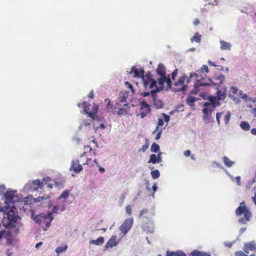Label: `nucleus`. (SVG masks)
<instances>
[{"mask_svg": "<svg viewBox=\"0 0 256 256\" xmlns=\"http://www.w3.org/2000/svg\"><path fill=\"white\" fill-rule=\"evenodd\" d=\"M174 256H186V254L182 250L174 252Z\"/></svg>", "mask_w": 256, "mask_h": 256, "instance_id": "nucleus-41", "label": "nucleus"}, {"mask_svg": "<svg viewBox=\"0 0 256 256\" xmlns=\"http://www.w3.org/2000/svg\"><path fill=\"white\" fill-rule=\"evenodd\" d=\"M208 64L210 66H218L217 65H216L214 62H212L211 60H208Z\"/></svg>", "mask_w": 256, "mask_h": 256, "instance_id": "nucleus-57", "label": "nucleus"}, {"mask_svg": "<svg viewBox=\"0 0 256 256\" xmlns=\"http://www.w3.org/2000/svg\"><path fill=\"white\" fill-rule=\"evenodd\" d=\"M148 139L146 140V143L144 144L142 147L138 150L139 152H145L148 148Z\"/></svg>", "mask_w": 256, "mask_h": 256, "instance_id": "nucleus-39", "label": "nucleus"}, {"mask_svg": "<svg viewBox=\"0 0 256 256\" xmlns=\"http://www.w3.org/2000/svg\"><path fill=\"white\" fill-rule=\"evenodd\" d=\"M222 160L224 164L227 167H231L234 164V162L230 160V159L226 156H224L222 158Z\"/></svg>", "mask_w": 256, "mask_h": 256, "instance_id": "nucleus-26", "label": "nucleus"}, {"mask_svg": "<svg viewBox=\"0 0 256 256\" xmlns=\"http://www.w3.org/2000/svg\"><path fill=\"white\" fill-rule=\"evenodd\" d=\"M251 133L254 135H256V128H253L251 130Z\"/></svg>", "mask_w": 256, "mask_h": 256, "instance_id": "nucleus-63", "label": "nucleus"}, {"mask_svg": "<svg viewBox=\"0 0 256 256\" xmlns=\"http://www.w3.org/2000/svg\"><path fill=\"white\" fill-rule=\"evenodd\" d=\"M201 35L199 34L198 32H196L194 34L192 38H191V42H200L201 40Z\"/></svg>", "mask_w": 256, "mask_h": 256, "instance_id": "nucleus-28", "label": "nucleus"}, {"mask_svg": "<svg viewBox=\"0 0 256 256\" xmlns=\"http://www.w3.org/2000/svg\"><path fill=\"white\" fill-rule=\"evenodd\" d=\"M0 216H3L0 224V240L5 237L6 244L16 248L18 240L16 236L22 226L21 218L13 209H0Z\"/></svg>", "mask_w": 256, "mask_h": 256, "instance_id": "nucleus-1", "label": "nucleus"}, {"mask_svg": "<svg viewBox=\"0 0 256 256\" xmlns=\"http://www.w3.org/2000/svg\"><path fill=\"white\" fill-rule=\"evenodd\" d=\"M256 249V242L254 241L246 242L244 244L243 250L247 254H249L250 251L255 250Z\"/></svg>", "mask_w": 256, "mask_h": 256, "instance_id": "nucleus-15", "label": "nucleus"}, {"mask_svg": "<svg viewBox=\"0 0 256 256\" xmlns=\"http://www.w3.org/2000/svg\"><path fill=\"white\" fill-rule=\"evenodd\" d=\"M236 213L238 216L242 215L244 216V218H240L238 220L242 224H244L248 221L251 216V214L248 209H237Z\"/></svg>", "mask_w": 256, "mask_h": 256, "instance_id": "nucleus-11", "label": "nucleus"}, {"mask_svg": "<svg viewBox=\"0 0 256 256\" xmlns=\"http://www.w3.org/2000/svg\"><path fill=\"white\" fill-rule=\"evenodd\" d=\"M196 101V99L192 96H188L187 98L186 102L190 106H194V103Z\"/></svg>", "mask_w": 256, "mask_h": 256, "instance_id": "nucleus-30", "label": "nucleus"}, {"mask_svg": "<svg viewBox=\"0 0 256 256\" xmlns=\"http://www.w3.org/2000/svg\"><path fill=\"white\" fill-rule=\"evenodd\" d=\"M152 100H153V104L154 106L157 108L159 109L163 106V103L162 102L161 100H157L156 99V93H155L154 96L151 95Z\"/></svg>", "mask_w": 256, "mask_h": 256, "instance_id": "nucleus-20", "label": "nucleus"}, {"mask_svg": "<svg viewBox=\"0 0 256 256\" xmlns=\"http://www.w3.org/2000/svg\"><path fill=\"white\" fill-rule=\"evenodd\" d=\"M120 100L122 102H126V98L124 96H120Z\"/></svg>", "mask_w": 256, "mask_h": 256, "instance_id": "nucleus-56", "label": "nucleus"}, {"mask_svg": "<svg viewBox=\"0 0 256 256\" xmlns=\"http://www.w3.org/2000/svg\"><path fill=\"white\" fill-rule=\"evenodd\" d=\"M84 150H85V152H84L82 154L81 156V158L84 156V155H86L88 152H89L90 154V156H95L96 154L95 150H93L90 146H85L84 147Z\"/></svg>", "mask_w": 256, "mask_h": 256, "instance_id": "nucleus-22", "label": "nucleus"}, {"mask_svg": "<svg viewBox=\"0 0 256 256\" xmlns=\"http://www.w3.org/2000/svg\"><path fill=\"white\" fill-rule=\"evenodd\" d=\"M163 124H164V122H163L162 120V118H158V126L156 128L155 130L152 132V134H155L157 132V130H158L159 126H163Z\"/></svg>", "mask_w": 256, "mask_h": 256, "instance_id": "nucleus-35", "label": "nucleus"}, {"mask_svg": "<svg viewBox=\"0 0 256 256\" xmlns=\"http://www.w3.org/2000/svg\"><path fill=\"white\" fill-rule=\"evenodd\" d=\"M68 248V245L64 244H62L60 246L57 247L55 250L57 256H58L60 254L65 252L67 250Z\"/></svg>", "mask_w": 256, "mask_h": 256, "instance_id": "nucleus-21", "label": "nucleus"}, {"mask_svg": "<svg viewBox=\"0 0 256 256\" xmlns=\"http://www.w3.org/2000/svg\"><path fill=\"white\" fill-rule=\"evenodd\" d=\"M50 181L51 178L48 176L44 178L42 182L39 179L34 180L30 184V186L29 187V189L32 192L36 191L38 188H42L44 184H46L48 182H50Z\"/></svg>", "mask_w": 256, "mask_h": 256, "instance_id": "nucleus-10", "label": "nucleus"}, {"mask_svg": "<svg viewBox=\"0 0 256 256\" xmlns=\"http://www.w3.org/2000/svg\"><path fill=\"white\" fill-rule=\"evenodd\" d=\"M215 97H210V102H205V108L202 110V111L204 114L207 116L208 114H210L212 111H213L216 106H220V102Z\"/></svg>", "mask_w": 256, "mask_h": 256, "instance_id": "nucleus-8", "label": "nucleus"}, {"mask_svg": "<svg viewBox=\"0 0 256 256\" xmlns=\"http://www.w3.org/2000/svg\"><path fill=\"white\" fill-rule=\"evenodd\" d=\"M238 208H246L244 202H240V206Z\"/></svg>", "mask_w": 256, "mask_h": 256, "instance_id": "nucleus-51", "label": "nucleus"}, {"mask_svg": "<svg viewBox=\"0 0 256 256\" xmlns=\"http://www.w3.org/2000/svg\"><path fill=\"white\" fill-rule=\"evenodd\" d=\"M142 78L144 86L146 90H152V88H155L156 82L153 78L152 74L151 73L148 72L146 74L143 76Z\"/></svg>", "mask_w": 256, "mask_h": 256, "instance_id": "nucleus-7", "label": "nucleus"}, {"mask_svg": "<svg viewBox=\"0 0 256 256\" xmlns=\"http://www.w3.org/2000/svg\"><path fill=\"white\" fill-rule=\"evenodd\" d=\"M6 254L7 256H12L13 254V252L12 248H8Z\"/></svg>", "mask_w": 256, "mask_h": 256, "instance_id": "nucleus-47", "label": "nucleus"}, {"mask_svg": "<svg viewBox=\"0 0 256 256\" xmlns=\"http://www.w3.org/2000/svg\"><path fill=\"white\" fill-rule=\"evenodd\" d=\"M223 112H217L216 114V119L218 124H220V118Z\"/></svg>", "mask_w": 256, "mask_h": 256, "instance_id": "nucleus-43", "label": "nucleus"}, {"mask_svg": "<svg viewBox=\"0 0 256 256\" xmlns=\"http://www.w3.org/2000/svg\"><path fill=\"white\" fill-rule=\"evenodd\" d=\"M236 183L238 185H240V176H238L236 178Z\"/></svg>", "mask_w": 256, "mask_h": 256, "instance_id": "nucleus-54", "label": "nucleus"}, {"mask_svg": "<svg viewBox=\"0 0 256 256\" xmlns=\"http://www.w3.org/2000/svg\"><path fill=\"white\" fill-rule=\"evenodd\" d=\"M160 150V146L156 142H154L150 148V150L152 152H157Z\"/></svg>", "mask_w": 256, "mask_h": 256, "instance_id": "nucleus-31", "label": "nucleus"}, {"mask_svg": "<svg viewBox=\"0 0 256 256\" xmlns=\"http://www.w3.org/2000/svg\"><path fill=\"white\" fill-rule=\"evenodd\" d=\"M120 242V239H118L116 236H112L106 244L105 248H108L116 246Z\"/></svg>", "mask_w": 256, "mask_h": 256, "instance_id": "nucleus-16", "label": "nucleus"}, {"mask_svg": "<svg viewBox=\"0 0 256 256\" xmlns=\"http://www.w3.org/2000/svg\"><path fill=\"white\" fill-rule=\"evenodd\" d=\"M147 212V210L146 209H143L140 212V216H142V214H146Z\"/></svg>", "mask_w": 256, "mask_h": 256, "instance_id": "nucleus-62", "label": "nucleus"}, {"mask_svg": "<svg viewBox=\"0 0 256 256\" xmlns=\"http://www.w3.org/2000/svg\"><path fill=\"white\" fill-rule=\"evenodd\" d=\"M200 23V22L198 18H196L193 22L194 24L196 26L198 25Z\"/></svg>", "mask_w": 256, "mask_h": 256, "instance_id": "nucleus-52", "label": "nucleus"}, {"mask_svg": "<svg viewBox=\"0 0 256 256\" xmlns=\"http://www.w3.org/2000/svg\"><path fill=\"white\" fill-rule=\"evenodd\" d=\"M98 167L99 171L101 174H103L105 172V169L104 168L100 166Z\"/></svg>", "mask_w": 256, "mask_h": 256, "instance_id": "nucleus-60", "label": "nucleus"}, {"mask_svg": "<svg viewBox=\"0 0 256 256\" xmlns=\"http://www.w3.org/2000/svg\"><path fill=\"white\" fill-rule=\"evenodd\" d=\"M130 73H134V77H142L144 76V70L142 68L138 69L136 66H133L132 68Z\"/></svg>", "mask_w": 256, "mask_h": 256, "instance_id": "nucleus-18", "label": "nucleus"}, {"mask_svg": "<svg viewBox=\"0 0 256 256\" xmlns=\"http://www.w3.org/2000/svg\"><path fill=\"white\" fill-rule=\"evenodd\" d=\"M157 161H158V160H157V158H156V154H152L150 156V158L148 162V163L150 164V163H152V164H156V163H157Z\"/></svg>", "mask_w": 256, "mask_h": 256, "instance_id": "nucleus-32", "label": "nucleus"}, {"mask_svg": "<svg viewBox=\"0 0 256 256\" xmlns=\"http://www.w3.org/2000/svg\"><path fill=\"white\" fill-rule=\"evenodd\" d=\"M158 75L160 76H166V67L162 64H159L156 70Z\"/></svg>", "mask_w": 256, "mask_h": 256, "instance_id": "nucleus-19", "label": "nucleus"}, {"mask_svg": "<svg viewBox=\"0 0 256 256\" xmlns=\"http://www.w3.org/2000/svg\"><path fill=\"white\" fill-rule=\"evenodd\" d=\"M208 68L206 65H203L202 68L197 70L194 73L190 74V78H194L196 80L194 86V88L192 92L196 94L200 90V88L202 86H220L222 84L224 80V76L220 74L218 76L214 77L212 80H208V82H202V80L206 76V74L208 72Z\"/></svg>", "mask_w": 256, "mask_h": 256, "instance_id": "nucleus-2", "label": "nucleus"}, {"mask_svg": "<svg viewBox=\"0 0 256 256\" xmlns=\"http://www.w3.org/2000/svg\"><path fill=\"white\" fill-rule=\"evenodd\" d=\"M160 154H161V153H159L158 154V156H156L157 160H158L157 163H159L162 162V158L160 156Z\"/></svg>", "mask_w": 256, "mask_h": 256, "instance_id": "nucleus-55", "label": "nucleus"}, {"mask_svg": "<svg viewBox=\"0 0 256 256\" xmlns=\"http://www.w3.org/2000/svg\"><path fill=\"white\" fill-rule=\"evenodd\" d=\"M240 126L243 130L246 131L250 130V126L248 122L245 121H242L240 122Z\"/></svg>", "mask_w": 256, "mask_h": 256, "instance_id": "nucleus-27", "label": "nucleus"}, {"mask_svg": "<svg viewBox=\"0 0 256 256\" xmlns=\"http://www.w3.org/2000/svg\"><path fill=\"white\" fill-rule=\"evenodd\" d=\"M217 98L218 100H223L225 98V94H224V92L218 90L217 92Z\"/></svg>", "mask_w": 256, "mask_h": 256, "instance_id": "nucleus-36", "label": "nucleus"}, {"mask_svg": "<svg viewBox=\"0 0 256 256\" xmlns=\"http://www.w3.org/2000/svg\"><path fill=\"white\" fill-rule=\"evenodd\" d=\"M140 115L142 118H144L151 112L150 106L145 101H142L140 104Z\"/></svg>", "mask_w": 256, "mask_h": 256, "instance_id": "nucleus-14", "label": "nucleus"}, {"mask_svg": "<svg viewBox=\"0 0 256 256\" xmlns=\"http://www.w3.org/2000/svg\"><path fill=\"white\" fill-rule=\"evenodd\" d=\"M234 244V242H224V246L228 248H230Z\"/></svg>", "mask_w": 256, "mask_h": 256, "instance_id": "nucleus-48", "label": "nucleus"}, {"mask_svg": "<svg viewBox=\"0 0 256 256\" xmlns=\"http://www.w3.org/2000/svg\"><path fill=\"white\" fill-rule=\"evenodd\" d=\"M79 162L78 160H72V162L71 168L76 173L80 172L82 170V166Z\"/></svg>", "mask_w": 256, "mask_h": 256, "instance_id": "nucleus-17", "label": "nucleus"}, {"mask_svg": "<svg viewBox=\"0 0 256 256\" xmlns=\"http://www.w3.org/2000/svg\"><path fill=\"white\" fill-rule=\"evenodd\" d=\"M156 132H157V134H156V136L155 138V139H156V140H158L160 138V136H161V135H162V128L158 129V130H157Z\"/></svg>", "mask_w": 256, "mask_h": 256, "instance_id": "nucleus-40", "label": "nucleus"}, {"mask_svg": "<svg viewBox=\"0 0 256 256\" xmlns=\"http://www.w3.org/2000/svg\"><path fill=\"white\" fill-rule=\"evenodd\" d=\"M158 83L159 86L155 87L154 89L150 90V92H141L140 95L144 97H146L150 94L152 96L155 95V93L160 92L164 88V84L166 83L168 88H170L172 86V82L170 78V76L167 75L166 76H160V78H158Z\"/></svg>", "mask_w": 256, "mask_h": 256, "instance_id": "nucleus-4", "label": "nucleus"}, {"mask_svg": "<svg viewBox=\"0 0 256 256\" xmlns=\"http://www.w3.org/2000/svg\"><path fill=\"white\" fill-rule=\"evenodd\" d=\"M220 48L222 50H230L231 48L232 45L230 43L227 42L224 40H221Z\"/></svg>", "mask_w": 256, "mask_h": 256, "instance_id": "nucleus-25", "label": "nucleus"}, {"mask_svg": "<svg viewBox=\"0 0 256 256\" xmlns=\"http://www.w3.org/2000/svg\"><path fill=\"white\" fill-rule=\"evenodd\" d=\"M190 154H191V152L190 150H186V151H184V155L188 157V156H190Z\"/></svg>", "mask_w": 256, "mask_h": 256, "instance_id": "nucleus-50", "label": "nucleus"}, {"mask_svg": "<svg viewBox=\"0 0 256 256\" xmlns=\"http://www.w3.org/2000/svg\"><path fill=\"white\" fill-rule=\"evenodd\" d=\"M56 209H53L52 212H48L47 214H40L36 216L34 215V212L33 210L30 211L32 218L34 222L38 224L42 222L46 223V228H43L44 230H46L47 228L50 227V224L53 219L52 217V212H56Z\"/></svg>", "mask_w": 256, "mask_h": 256, "instance_id": "nucleus-5", "label": "nucleus"}, {"mask_svg": "<svg viewBox=\"0 0 256 256\" xmlns=\"http://www.w3.org/2000/svg\"><path fill=\"white\" fill-rule=\"evenodd\" d=\"M150 224L151 226V228L150 229H148L147 231H148V232H154L153 224L151 222L150 223Z\"/></svg>", "mask_w": 256, "mask_h": 256, "instance_id": "nucleus-59", "label": "nucleus"}, {"mask_svg": "<svg viewBox=\"0 0 256 256\" xmlns=\"http://www.w3.org/2000/svg\"><path fill=\"white\" fill-rule=\"evenodd\" d=\"M252 200H253L254 204H255V205L256 206V192L254 193V196L252 197Z\"/></svg>", "mask_w": 256, "mask_h": 256, "instance_id": "nucleus-64", "label": "nucleus"}, {"mask_svg": "<svg viewBox=\"0 0 256 256\" xmlns=\"http://www.w3.org/2000/svg\"><path fill=\"white\" fill-rule=\"evenodd\" d=\"M150 174L153 179L154 180L158 178L160 176V172L158 170L152 171Z\"/></svg>", "mask_w": 256, "mask_h": 256, "instance_id": "nucleus-33", "label": "nucleus"}, {"mask_svg": "<svg viewBox=\"0 0 256 256\" xmlns=\"http://www.w3.org/2000/svg\"><path fill=\"white\" fill-rule=\"evenodd\" d=\"M178 74V69H175L172 74V80H174L175 77Z\"/></svg>", "mask_w": 256, "mask_h": 256, "instance_id": "nucleus-45", "label": "nucleus"}, {"mask_svg": "<svg viewBox=\"0 0 256 256\" xmlns=\"http://www.w3.org/2000/svg\"><path fill=\"white\" fill-rule=\"evenodd\" d=\"M236 256H248L247 254H244L242 250H238L235 252Z\"/></svg>", "mask_w": 256, "mask_h": 256, "instance_id": "nucleus-42", "label": "nucleus"}, {"mask_svg": "<svg viewBox=\"0 0 256 256\" xmlns=\"http://www.w3.org/2000/svg\"><path fill=\"white\" fill-rule=\"evenodd\" d=\"M88 97H89L90 98H94V91L92 90L88 94Z\"/></svg>", "mask_w": 256, "mask_h": 256, "instance_id": "nucleus-53", "label": "nucleus"}, {"mask_svg": "<svg viewBox=\"0 0 256 256\" xmlns=\"http://www.w3.org/2000/svg\"><path fill=\"white\" fill-rule=\"evenodd\" d=\"M191 256H204L205 253L198 250L192 251L190 254Z\"/></svg>", "mask_w": 256, "mask_h": 256, "instance_id": "nucleus-34", "label": "nucleus"}, {"mask_svg": "<svg viewBox=\"0 0 256 256\" xmlns=\"http://www.w3.org/2000/svg\"><path fill=\"white\" fill-rule=\"evenodd\" d=\"M166 256H174V252L168 251L166 252Z\"/></svg>", "mask_w": 256, "mask_h": 256, "instance_id": "nucleus-58", "label": "nucleus"}, {"mask_svg": "<svg viewBox=\"0 0 256 256\" xmlns=\"http://www.w3.org/2000/svg\"><path fill=\"white\" fill-rule=\"evenodd\" d=\"M186 74L180 76L178 80L173 84L172 90L174 92H185L188 88V84L190 82V78Z\"/></svg>", "mask_w": 256, "mask_h": 256, "instance_id": "nucleus-6", "label": "nucleus"}, {"mask_svg": "<svg viewBox=\"0 0 256 256\" xmlns=\"http://www.w3.org/2000/svg\"><path fill=\"white\" fill-rule=\"evenodd\" d=\"M162 116L164 117V120L168 122L170 121V116L166 114H162Z\"/></svg>", "mask_w": 256, "mask_h": 256, "instance_id": "nucleus-44", "label": "nucleus"}, {"mask_svg": "<svg viewBox=\"0 0 256 256\" xmlns=\"http://www.w3.org/2000/svg\"><path fill=\"white\" fill-rule=\"evenodd\" d=\"M127 106V104H124V106L122 108H120L117 112V114L119 116L126 115L128 112V109L126 108Z\"/></svg>", "mask_w": 256, "mask_h": 256, "instance_id": "nucleus-23", "label": "nucleus"}, {"mask_svg": "<svg viewBox=\"0 0 256 256\" xmlns=\"http://www.w3.org/2000/svg\"><path fill=\"white\" fill-rule=\"evenodd\" d=\"M231 118V114L228 112L224 116V120L226 124H228Z\"/></svg>", "mask_w": 256, "mask_h": 256, "instance_id": "nucleus-37", "label": "nucleus"}, {"mask_svg": "<svg viewBox=\"0 0 256 256\" xmlns=\"http://www.w3.org/2000/svg\"><path fill=\"white\" fill-rule=\"evenodd\" d=\"M133 224V219L130 218H127L120 227V230L124 234H126L131 228Z\"/></svg>", "mask_w": 256, "mask_h": 256, "instance_id": "nucleus-13", "label": "nucleus"}, {"mask_svg": "<svg viewBox=\"0 0 256 256\" xmlns=\"http://www.w3.org/2000/svg\"><path fill=\"white\" fill-rule=\"evenodd\" d=\"M152 190L154 191V192H156V190H157L156 184H154V185L152 186Z\"/></svg>", "mask_w": 256, "mask_h": 256, "instance_id": "nucleus-61", "label": "nucleus"}, {"mask_svg": "<svg viewBox=\"0 0 256 256\" xmlns=\"http://www.w3.org/2000/svg\"><path fill=\"white\" fill-rule=\"evenodd\" d=\"M2 200L4 206L2 207L0 202V208H16V204L21 202L22 197L17 194L16 190L8 188L4 194Z\"/></svg>", "mask_w": 256, "mask_h": 256, "instance_id": "nucleus-3", "label": "nucleus"}, {"mask_svg": "<svg viewBox=\"0 0 256 256\" xmlns=\"http://www.w3.org/2000/svg\"><path fill=\"white\" fill-rule=\"evenodd\" d=\"M105 101L106 102V109L108 112H111L114 109L113 104H111L110 100L108 98H106Z\"/></svg>", "mask_w": 256, "mask_h": 256, "instance_id": "nucleus-29", "label": "nucleus"}, {"mask_svg": "<svg viewBox=\"0 0 256 256\" xmlns=\"http://www.w3.org/2000/svg\"><path fill=\"white\" fill-rule=\"evenodd\" d=\"M6 190V186L4 184H0V194L2 193L4 190Z\"/></svg>", "mask_w": 256, "mask_h": 256, "instance_id": "nucleus-49", "label": "nucleus"}, {"mask_svg": "<svg viewBox=\"0 0 256 256\" xmlns=\"http://www.w3.org/2000/svg\"><path fill=\"white\" fill-rule=\"evenodd\" d=\"M84 111L88 114V116L92 120H96L98 118L97 113L98 109V105L96 103H93L92 111L90 110V104L87 102H84L82 103Z\"/></svg>", "mask_w": 256, "mask_h": 256, "instance_id": "nucleus-9", "label": "nucleus"}, {"mask_svg": "<svg viewBox=\"0 0 256 256\" xmlns=\"http://www.w3.org/2000/svg\"><path fill=\"white\" fill-rule=\"evenodd\" d=\"M70 191L68 190H64L60 196V198H66L68 196Z\"/></svg>", "mask_w": 256, "mask_h": 256, "instance_id": "nucleus-38", "label": "nucleus"}, {"mask_svg": "<svg viewBox=\"0 0 256 256\" xmlns=\"http://www.w3.org/2000/svg\"><path fill=\"white\" fill-rule=\"evenodd\" d=\"M47 198H48V196H38L36 198H34L32 195H29L24 198L22 200V199L21 202H24L26 206H30L35 203L40 202L41 200L46 199Z\"/></svg>", "mask_w": 256, "mask_h": 256, "instance_id": "nucleus-12", "label": "nucleus"}, {"mask_svg": "<svg viewBox=\"0 0 256 256\" xmlns=\"http://www.w3.org/2000/svg\"><path fill=\"white\" fill-rule=\"evenodd\" d=\"M238 91V89L237 88L234 87V86H232L230 88V92L232 93L233 94H236Z\"/></svg>", "mask_w": 256, "mask_h": 256, "instance_id": "nucleus-46", "label": "nucleus"}, {"mask_svg": "<svg viewBox=\"0 0 256 256\" xmlns=\"http://www.w3.org/2000/svg\"><path fill=\"white\" fill-rule=\"evenodd\" d=\"M104 242V238L102 236L99 237L96 240H91L89 244L96 246H100Z\"/></svg>", "mask_w": 256, "mask_h": 256, "instance_id": "nucleus-24", "label": "nucleus"}]
</instances>
